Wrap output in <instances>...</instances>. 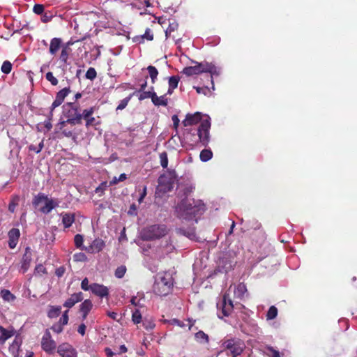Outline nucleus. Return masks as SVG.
<instances>
[{"mask_svg": "<svg viewBox=\"0 0 357 357\" xmlns=\"http://www.w3.org/2000/svg\"><path fill=\"white\" fill-rule=\"evenodd\" d=\"M195 65L194 66L185 67L183 70V74L187 76H192L195 75H199L203 73H209L211 75V83L212 88L214 89L213 76L219 75L220 73V69L217 68L212 63L206 61L198 63L197 61H192Z\"/></svg>", "mask_w": 357, "mask_h": 357, "instance_id": "f03ea898", "label": "nucleus"}, {"mask_svg": "<svg viewBox=\"0 0 357 357\" xmlns=\"http://www.w3.org/2000/svg\"><path fill=\"white\" fill-rule=\"evenodd\" d=\"M68 310H66L61 317L59 319V324H61L63 326L66 325L68 322Z\"/></svg>", "mask_w": 357, "mask_h": 357, "instance_id": "3c124183", "label": "nucleus"}, {"mask_svg": "<svg viewBox=\"0 0 357 357\" xmlns=\"http://www.w3.org/2000/svg\"><path fill=\"white\" fill-rule=\"evenodd\" d=\"M57 352L61 357H77V351L68 343L60 344Z\"/></svg>", "mask_w": 357, "mask_h": 357, "instance_id": "9b49d317", "label": "nucleus"}, {"mask_svg": "<svg viewBox=\"0 0 357 357\" xmlns=\"http://www.w3.org/2000/svg\"><path fill=\"white\" fill-rule=\"evenodd\" d=\"M132 95H130L128 97L125 98L124 99L121 100L119 105L116 107V110H122L128 104Z\"/></svg>", "mask_w": 357, "mask_h": 357, "instance_id": "37998d69", "label": "nucleus"}, {"mask_svg": "<svg viewBox=\"0 0 357 357\" xmlns=\"http://www.w3.org/2000/svg\"><path fill=\"white\" fill-rule=\"evenodd\" d=\"M194 88L196 89V91L198 93H202L204 95H207L210 92V90L208 87L195 86Z\"/></svg>", "mask_w": 357, "mask_h": 357, "instance_id": "13d9d810", "label": "nucleus"}, {"mask_svg": "<svg viewBox=\"0 0 357 357\" xmlns=\"http://www.w3.org/2000/svg\"><path fill=\"white\" fill-rule=\"evenodd\" d=\"M160 165L163 168H166L168 165V158L166 152H162L160 153Z\"/></svg>", "mask_w": 357, "mask_h": 357, "instance_id": "a19ab883", "label": "nucleus"}, {"mask_svg": "<svg viewBox=\"0 0 357 357\" xmlns=\"http://www.w3.org/2000/svg\"><path fill=\"white\" fill-rule=\"evenodd\" d=\"M70 52V49L69 47H68L66 46L63 47L61 54H60V56H59V59L63 63H66L67 60L68 59Z\"/></svg>", "mask_w": 357, "mask_h": 357, "instance_id": "7c9ffc66", "label": "nucleus"}, {"mask_svg": "<svg viewBox=\"0 0 357 357\" xmlns=\"http://www.w3.org/2000/svg\"><path fill=\"white\" fill-rule=\"evenodd\" d=\"M57 206L58 204L55 202L52 199L47 198L44 204V206L40 208V211L45 214H47Z\"/></svg>", "mask_w": 357, "mask_h": 357, "instance_id": "6ab92c4d", "label": "nucleus"}, {"mask_svg": "<svg viewBox=\"0 0 357 357\" xmlns=\"http://www.w3.org/2000/svg\"><path fill=\"white\" fill-rule=\"evenodd\" d=\"M147 70L149 72V76L151 79V82L154 84L155 82V80L157 79V76L158 75V71L156 69L155 67L153 66H149L147 67Z\"/></svg>", "mask_w": 357, "mask_h": 357, "instance_id": "c756f323", "label": "nucleus"}, {"mask_svg": "<svg viewBox=\"0 0 357 357\" xmlns=\"http://www.w3.org/2000/svg\"><path fill=\"white\" fill-rule=\"evenodd\" d=\"M91 284H89V280L85 278L81 282V288L84 291H91Z\"/></svg>", "mask_w": 357, "mask_h": 357, "instance_id": "864d4df0", "label": "nucleus"}, {"mask_svg": "<svg viewBox=\"0 0 357 357\" xmlns=\"http://www.w3.org/2000/svg\"><path fill=\"white\" fill-rule=\"evenodd\" d=\"M205 211L204 204L199 200L183 199L176 207L177 216L182 220H191L202 215ZM197 222V219H195Z\"/></svg>", "mask_w": 357, "mask_h": 357, "instance_id": "f257e3e1", "label": "nucleus"}, {"mask_svg": "<svg viewBox=\"0 0 357 357\" xmlns=\"http://www.w3.org/2000/svg\"><path fill=\"white\" fill-rule=\"evenodd\" d=\"M126 266H121L118 267L116 269V271H115V276L117 278H122L124 276V275L126 273Z\"/></svg>", "mask_w": 357, "mask_h": 357, "instance_id": "a18cd8bd", "label": "nucleus"}, {"mask_svg": "<svg viewBox=\"0 0 357 357\" xmlns=\"http://www.w3.org/2000/svg\"><path fill=\"white\" fill-rule=\"evenodd\" d=\"M70 89L69 87H66L59 91L56 95V98L52 104L51 107V115H52V111L57 107L60 106L63 102L65 98L70 93Z\"/></svg>", "mask_w": 357, "mask_h": 357, "instance_id": "f8f14e48", "label": "nucleus"}, {"mask_svg": "<svg viewBox=\"0 0 357 357\" xmlns=\"http://www.w3.org/2000/svg\"><path fill=\"white\" fill-rule=\"evenodd\" d=\"M74 241L77 248H81L83 243V236L80 234H76L74 238Z\"/></svg>", "mask_w": 357, "mask_h": 357, "instance_id": "603ef678", "label": "nucleus"}, {"mask_svg": "<svg viewBox=\"0 0 357 357\" xmlns=\"http://www.w3.org/2000/svg\"><path fill=\"white\" fill-rule=\"evenodd\" d=\"M195 338L200 344H206L209 341V338L207 334L202 331H199L195 335Z\"/></svg>", "mask_w": 357, "mask_h": 357, "instance_id": "393cba45", "label": "nucleus"}, {"mask_svg": "<svg viewBox=\"0 0 357 357\" xmlns=\"http://www.w3.org/2000/svg\"><path fill=\"white\" fill-rule=\"evenodd\" d=\"M218 317L223 319L224 317H228L234 308L233 302L229 294H225L220 302L217 303Z\"/></svg>", "mask_w": 357, "mask_h": 357, "instance_id": "423d86ee", "label": "nucleus"}, {"mask_svg": "<svg viewBox=\"0 0 357 357\" xmlns=\"http://www.w3.org/2000/svg\"><path fill=\"white\" fill-rule=\"evenodd\" d=\"M172 322V324H174V325H177L181 328H183V327H185V326H188V329L190 330L192 326H193V323L191 322L190 320H188V324H185L183 321H181L178 319H174L171 321Z\"/></svg>", "mask_w": 357, "mask_h": 357, "instance_id": "72a5a7b5", "label": "nucleus"}, {"mask_svg": "<svg viewBox=\"0 0 357 357\" xmlns=\"http://www.w3.org/2000/svg\"><path fill=\"white\" fill-rule=\"evenodd\" d=\"M264 353L269 357H280V352L272 347H267Z\"/></svg>", "mask_w": 357, "mask_h": 357, "instance_id": "e433bc0d", "label": "nucleus"}, {"mask_svg": "<svg viewBox=\"0 0 357 357\" xmlns=\"http://www.w3.org/2000/svg\"><path fill=\"white\" fill-rule=\"evenodd\" d=\"M127 178V176L126 174H121L119 177L114 176L111 181L110 183L112 185H116L119 182H122Z\"/></svg>", "mask_w": 357, "mask_h": 357, "instance_id": "09e8293b", "label": "nucleus"}, {"mask_svg": "<svg viewBox=\"0 0 357 357\" xmlns=\"http://www.w3.org/2000/svg\"><path fill=\"white\" fill-rule=\"evenodd\" d=\"M202 114L200 112H195L193 114H188L185 116V119L183 121L182 123L185 127L195 125L202 121Z\"/></svg>", "mask_w": 357, "mask_h": 357, "instance_id": "ddd939ff", "label": "nucleus"}, {"mask_svg": "<svg viewBox=\"0 0 357 357\" xmlns=\"http://www.w3.org/2000/svg\"><path fill=\"white\" fill-rule=\"evenodd\" d=\"M74 221L75 215L73 213L62 214V222L66 228L70 227Z\"/></svg>", "mask_w": 357, "mask_h": 357, "instance_id": "5701e85b", "label": "nucleus"}, {"mask_svg": "<svg viewBox=\"0 0 357 357\" xmlns=\"http://www.w3.org/2000/svg\"><path fill=\"white\" fill-rule=\"evenodd\" d=\"M211 128V119L208 116H206L205 119L202 121L198 130L197 134L200 143L206 146L210 141L209 130Z\"/></svg>", "mask_w": 357, "mask_h": 357, "instance_id": "6e6552de", "label": "nucleus"}, {"mask_svg": "<svg viewBox=\"0 0 357 357\" xmlns=\"http://www.w3.org/2000/svg\"><path fill=\"white\" fill-rule=\"evenodd\" d=\"M173 286V278L169 273L159 274L153 286V290L159 296L167 295Z\"/></svg>", "mask_w": 357, "mask_h": 357, "instance_id": "7ed1b4c3", "label": "nucleus"}, {"mask_svg": "<svg viewBox=\"0 0 357 357\" xmlns=\"http://www.w3.org/2000/svg\"><path fill=\"white\" fill-rule=\"evenodd\" d=\"M61 40L59 38H54L51 40L50 45V53L54 55L61 47Z\"/></svg>", "mask_w": 357, "mask_h": 357, "instance_id": "aec40b11", "label": "nucleus"}, {"mask_svg": "<svg viewBox=\"0 0 357 357\" xmlns=\"http://www.w3.org/2000/svg\"><path fill=\"white\" fill-rule=\"evenodd\" d=\"M179 77L172 76L169 78V86L172 88H177L179 82Z\"/></svg>", "mask_w": 357, "mask_h": 357, "instance_id": "c03bdc74", "label": "nucleus"}, {"mask_svg": "<svg viewBox=\"0 0 357 357\" xmlns=\"http://www.w3.org/2000/svg\"><path fill=\"white\" fill-rule=\"evenodd\" d=\"M152 102L155 106H167L168 103V100L166 98V95L158 96L155 93L153 96L152 97Z\"/></svg>", "mask_w": 357, "mask_h": 357, "instance_id": "412c9836", "label": "nucleus"}, {"mask_svg": "<svg viewBox=\"0 0 357 357\" xmlns=\"http://www.w3.org/2000/svg\"><path fill=\"white\" fill-rule=\"evenodd\" d=\"M33 10L36 14L40 15L44 11V6L41 4H36L33 6Z\"/></svg>", "mask_w": 357, "mask_h": 357, "instance_id": "6e6d98bb", "label": "nucleus"}, {"mask_svg": "<svg viewBox=\"0 0 357 357\" xmlns=\"http://www.w3.org/2000/svg\"><path fill=\"white\" fill-rule=\"evenodd\" d=\"M45 78L48 80L53 86L58 84V79L53 75L52 72L46 73Z\"/></svg>", "mask_w": 357, "mask_h": 357, "instance_id": "49530a36", "label": "nucleus"}, {"mask_svg": "<svg viewBox=\"0 0 357 357\" xmlns=\"http://www.w3.org/2000/svg\"><path fill=\"white\" fill-rule=\"evenodd\" d=\"M105 247V242L101 238H96L91 245L86 248L89 252L96 253L100 252Z\"/></svg>", "mask_w": 357, "mask_h": 357, "instance_id": "f3484780", "label": "nucleus"}, {"mask_svg": "<svg viewBox=\"0 0 357 357\" xmlns=\"http://www.w3.org/2000/svg\"><path fill=\"white\" fill-rule=\"evenodd\" d=\"M132 321L137 324L142 321V315L139 310H135L132 314Z\"/></svg>", "mask_w": 357, "mask_h": 357, "instance_id": "79ce46f5", "label": "nucleus"}, {"mask_svg": "<svg viewBox=\"0 0 357 357\" xmlns=\"http://www.w3.org/2000/svg\"><path fill=\"white\" fill-rule=\"evenodd\" d=\"M213 157V153L211 149H203L199 155L200 160L202 162H207Z\"/></svg>", "mask_w": 357, "mask_h": 357, "instance_id": "cd10ccee", "label": "nucleus"}, {"mask_svg": "<svg viewBox=\"0 0 357 357\" xmlns=\"http://www.w3.org/2000/svg\"><path fill=\"white\" fill-rule=\"evenodd\" d=\"M143 38H146L149 40H152L153 39V35L151 33L150 29H146L145 33L142 36Z\"/></svg>", "mask_w": 357, "mask_h": 357, "instance_id": "e2e57ef3", "label": "nucleus"}, {"mask_svg": "<svg viewBox=\"0 0 357 357\" xmlns=\"http://www.w3.org/2000/svg\"><path fill=\"white\" fill-rule=\"evenodd\" d=\"M247 291L246 287L244 284H239L234 289V295L236 297L238 298H242L244 296V294Z\"/></svg>", "mask_w": 357, "mask_h": 357, "instance_id": "a878e982", "label": "nucleus"}, {"mask_svg": "<svg viewBox=\"0 0 357 357\" xmlns=\"http://www.w3.org/2000/svg\"><path fill=\"white\" fill-rule=\"evenodd\" d=\"M107 315L109 317H110L111 319H112L113 320L116 321H119V320L121 319V317H120L118 314V313H116L115 312L107 311Z\"/></svg>", "mask_w": 357, "mask_h": 357, "instance_id": "5fc2aeb1", "label": "nucleus"}, {"mask_svg": "<svg viewBox=\"0 0 357 357\" xmlns=\"http://www.w3.org/2000/svg\"><path fill=\"white\" fill-rule=\"evenodd\" d=\"M51 329L56 333H60L63 331V326L61 324L56 323L52 326Z\"/></svg>", "mask_w": 357, "mask_h": 357, "instance_id": "4d7b16f0", "label": "nucleus"}, {"mask_svg": "<svg viewBox=\"0 0 357 357\" xmlns=\"http://www.w3.org/2000/svg\"><path fill=\"white\" fill-rule=\"evenodd\" d=\"M74 259L77 261H84L86 259V255L84 253L75 254L73 256Z\"/></svg>", "mask_w": 357, "mask_h": 357, "instance_id": "680f3d73", "label": "nucleus"}, {"mask_svg": "<svg viewBox=\"0 0 357 357\" xmlns=\"http://www.w3.org/2000/svg\"><path fill=\"white\" fill-rule=\"evenodd\" d=\"M61 312V306H52L48 312V317L50 318L57 317Z\"/></svg>", "mask_w": 357, "mask_h": 357, "instance_id": "2f4dec72", "label": "nucleus"}, {"mask_svg": "<svg viewBox=\"0 0 357 357\" xmlns=\"http://www.w3.org/2000/svg\"><path fill=\"white\" fill-rule=\"evenodd\" d=\"M1 71L5 74H8L10 73L12 69V64L8 61H5L1 66Z\"/></svg>", "mask_w": 357, "mask_h": 357, "instance_id": "ea45409f", "label": "nucleus"}, {"mask_svg": "<svg viewBox=\"0 0 357 357\" xmlns=\"http://www.w3.org/2000/svg\"><path fill=\"white\" fill-rule=\"evenodd\" d=\"M63 114L67 118L65 121H61L60 125L63 126L66 123L71 124H79L82 122V114L79 112L78 109L73 103L68 102L63 105Z\"/></svg>", "mask_w": 357, "mask_h": 357, "instance_id": "39448f33", "label": "nucleus"}, {"mask_svg": "<svg viewBox=\"0 0 357 357\" xmlns=\"http://www.w3.org/2000/svg\"><path fill=\"white\" fill-rule=\"evenodd\" d=\"M143 326L147 331L153 330L155 324L152 319H144Z\"/></svg>", "mask_w": 357, "mask_h": 357, "instance_id": "4c0bfd02", "label": "nucleus"}, {"mask_svg": "<svg viewBox=\"0 0 357 357\" xmlns=\"http://www.w3.org/2000/svg\"><path fill=\"white\" fill-rule=\"evenodd\" d=\"M225 349L229 350L233 357L239 356L245 348V343L240 339H229L225 340L223 344Z\"/></svg>", "mask_w": 357, "mask_h": 357, "instance_id": "0eeeda50", "label": "nucleus"}, {"mask_svg": "<svg viewBox=\"0 0 357 357\" xmlns=\"http://www.w3.org/2000/svg\"><path fill=\"white\" fill-rule=\"evenodd\" d=\"M93 307V303L91 300L86 299L79 305V311L82 314V319H86L88 314Z\"/></svg>", "mask_w": 357, "mask_h": 357, "instance_id": "a211bd4d", "label": "nucleus"}, {"mask_svg": "<svg viewBox=\"0 0 357 357\" xmlns=\"http://www.w3.org/2000/svg\"><path fill=\"white\" fill-rule=\"evenodd\" d=\"M97 73L93 68H89L86 73V77L89 79L93 80L96 77Z\"/></svg>", "mask_w": 357, "mask_h": 357, "instance_id": "de8ad7c7", "label": "nucleus"}, {"mask_svg": "<svg viewBox=\"0 0 357 357\" xmlns=\"http://www.w3.org/2000/svg\"><path fill=\"white\" fill-rule=\"evenodd\" d=\"M176 231L178 234L188 237L190 240H197L195 229L192 228H190L188 229H185L184 228H178Z\"/></svg>", "mask_w": 357, "mask_h": 357, "instance_id": "4be33fe9", "label": "nucleus"}, {"mask_svg": "<svg viewBox=\"0 0 357 357\" xmlns=\"http://www.w3.org/2000/svg\"><path fill=\"white\" fill-rule=\"evenodd\" d=\"M46 273V268L42 265L38 264L35 268V273L44 274Z\"/></svg>", "mask_w": 357, "mask_h": 357, "instance_id": "bf43d9fd", "label": "nucleus"}, {"mask_svg": "<svg viewBox=\"0 0 357 357\" xmlns=\"http://www.w3.org/2000/svg\"><path fill=\"white\" fill-rule=\"evenodd\" d=\"M94 112V108L90 107L89 109H84L83 111V113L82 114V119L84 118L85 120H86L88 118H89L93 113Z\"/></svg>", "mask_w": 357, "mask_h": 357, "instance_id": "8fccbe9b", "label": "nucleus"}, {"mask_svg": "<svg viewBox=\"0 0 357 357\" xmlns=\"http://www.w3.org/2000/svg\"><path fill=\"white\" fill-rule=\"evenodd\" d=\"M86 331V326L84 324H82L79 326L77 332L81 334L82 335H84L85 334Z\"/></svg>", "mask_w": 357, "mask_h": 357, "instance_id": "69168bd1", "label": "nucleus"}, {"mask_svg": "<svg viewBox=\"0 0 357 357\" xmlns=\"http://www.w3.org/2000/svg\"><path fill=\"white\" fill-rule=\"evenodd\" d=\"M83 299V294L82 292L75 293L68 298L63 303V306L68 308H71L77 303L81 301Z\"/></svg>", "mask_w": 357, "mask_h": 357, "instance_id": "dca6fc26", "label": "nucleus"}, {"mask_svg": "<svg viewBox=\"0 0 357 357\" xmlns=\"http://www.w3.org/2000/svg\"><path fill=\"white\" fill-rule=\"evenodd\" d=\"M172 119L173 121L174 127L177 128L179 125V119L178 116L176 115H173Z\"/></svg>", "mask_w": 357, "mask_h": 357, "instance_id": "338daca9", "label": "nucleus"}, {"mask_svg": "<svg viewBox=\"0 0 357 357\" xmlns=\"http://www.w3.org/2000/svg\"><path fill=\"white\" fill-rule=\"evenodd\" d=\"M20 232L18 229L13 228L8 232V246L13 249L16 247L20 238Z\"/></svg>", "mask_w": 357, "mask_h": 357, "instance_id": "2eb2a0df", "label": "nucleus"}, {"mask_svg": "<svg viewBox=\"0 0 357 357\" xmlns=\"http://www.w3.org/2000/svg\"><path fill=\"white\" fill-rule=\"evenodd\" d=\"M128 213L131 215H137V206L135 204H133L130 206Z\"/></svg>", "mask_w": 357, "mask_h": 357, "instance_id": "0e129e2a", "label": "nucleus"}, {"mask_svg": "<svg viewBox=\"0 0 357 357\" xmlns=\"http://www.w3.org/2000/svg\"><path fill=\"white\" fill-rule=\"evenodd\" d=\"M146 187L145 186L143 189V191L140 195V197H139L138 199V202L139 203H142L144 199V197H146Z\"/></svg>", "mask_w": 357, "mask_h": 357, "instance_id": "774afa93", "label": "nucleus"}, {"mask_svg": "<svg viewBox=\"0 0 357 357\" xmlns=\"http://www.w3.org/2000/svg\"><path fill=\"white\" fill-rule=\"evenodd\" d=\"M174 250V247L172 245V243H169L167 241H165V244L162 245L161 248V253H158L159 257H162L165 255H168L173 252Z\"/></svg>", "mask_w": 357, "mask_h": 357, "instance_id": "b1692460", "label": "nucleus"}, {"mask_svg": "<svg viewBox=\"0 0 357 357\" xmlns=\"http://www.w3.org/2000/svg\"><path fill=\"white\" fill-rule=\"evenodd\" d=\"M41 347L45 351L49 354H52L56 349V342L52 340L49 331H46L42 337Z\"/></svg>", "mask_w": 357, "mask_h": 357, "instance_id": "9d476101", "label": "nucleus"}, {"mask_svg": "<svg viewBox=\"0 0 357 357\" xmlns=\"http://www.w3.org/2000/svg\"><path fill=\"white\" fill-rule=\"evenodd\" d=\"M66 272V268L64 266H60L56 269L55 274L57 277L61 278L63 275Z\"/></svg>", "mask_w": 357, "mask_h": 357, "instance_id": "052dcab7", "label": "nucleus"}, {"mask_svg": "<svg viewBox=\"0 0 357 357\" xmlns=\"http://www.w3.org/2000/svg\"><path fill=\"white\" fill-rule=\"evenodd\" d=\"M167 233V227L164 225H153L144 228L141 236L144 240H154L165 236Z\"/></svg>", "mask_w": 357, "mask_h": 357, "instance_id": "20e7f679", "label": "nucleus"}, {"mask_svg": "<svg viewBox=\"0 0 357 357\" xmlns=\"http://www.w3.org/2000/svg\"><path fill=\"white\" fill-rule=\"evenodd\" d=\"M1 296L3 301L6 302H13L15 300L16 297L8 289H3L1 291Z\"/></svg>", "mask_w": 357, "mask_h": 357, "instance_id": "bb28decb", "label": "nucleus"}, {"mask_svg": "<svg viewBox=\"0 0 357 357\" xmlns=\"http://www.w3.org/2000/svg\"><path fill=\"white\" fill-rule=\"evenodd\" d=\"M175 179L169 176L161 175L158 178V190L166 193L172 190L174 187Z\"/></svg>", "mask_w": 357, "mask_h": 357, "instance_id": "1a4fd4ad", "label": "nucleus"}, {"mask_svg": "<svg viewBox=\"0 0 357 357\" xmlns=\"http://www.w3.org/2000/svg\"><path fill=\"white\" fill-rule=\"evenodd\" d=\"M178 23L175 21L169 23V26L165 31V36L167 38L169 37L171 33L178 28Z\"/></svg>", "mask_w": 357, "mask_h": 357, "instance_id": "473e14b6", "label": "nucleus"}, {"mask_svg": "<svg viewBox=\"0 0 357 357\" xmlns=\"http://www.w3.org/2000/svg\"><path fill=\"white\" fill-rule=\"evenodd\" d=\"M44 147V143H43V139L38 144V146H35V145H33V144H31L29 146V151H33L36 153H40L43 148Z\"/></svg>", "mask_w": 357, "mask_h": 357, "instance_id": "58836bf2", "label": "nucleus"}, {"mask_svg": "<svg viewBox=\"0 0 357 357\" xmlns=\"http://www.w3.org/2000/svg\"><path fill=\"white\" fill-rule=\"evenodd\" d=\"M278 315V309L275 306H271L267 312L266 318L268 320L275 319Z\"/></svg>", "mask_w": 357, "mask_h": 357, "instance_id": "c9c22d12", "label": "nucleus"}, {"mask_svg": "<svg viewBox=\"0 0 357 357\" xmlns=\"http://www.w3.org/2000/svg\"><path fill=\"white\" fill-rule=\"evenodd\" d=\"M91 291L93 294L101 298L107 296L109 294L107 287L97 283L91 284Z\"/></svg>", "mask_w": 357, "mask_h": 357, "instance_id": "4468645a", "label": "nucleus"}, {"mask_svg": "<svg viewBox=\"0 0 357 357\" xmlns=\"http://www.w3.org/2000/svg\"><path fill=\"white\" fill-rule=\"evenodd\" d=\"M47 198V196L45 195L44 194L39 193L38 195L35 196L33 201V204L36 207L40 206V204H44Z\"/></svg>", "mask_w": 357, "mask_h": 357, "instance_id": "c85d7f7f", "label": "nucleus"}, {"mask_svg": "<svg viewBox=\"0 0 357 357\" xmlns=\"http://www.w3.org/2000/svg\"><path fill=\"white\" fill-rule=\"evenodd\" d=\"M142 93L139 95V100H143L144 99H146V98H151L152 99V97L153 96V94L155 93V92L153 91V87H151V90L149 91H141Z\"/></svg>", "mask_w": 357, "mask_h": 357, "instance_id": "f704fd0d", "label": "nucleus"}]
</instances>
